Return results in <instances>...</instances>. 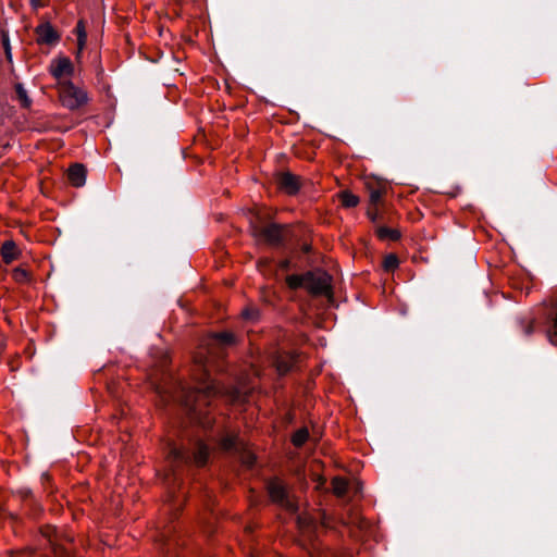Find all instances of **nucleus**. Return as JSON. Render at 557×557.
Listing matches in <instances>:
<instances>
[{
    "label": "nucleus",
    "mask_w": 557,
    "mask_h": 557,
    "mask_svg": "<svg viewBox=\"0 0 557 557\" xmlns=\"http://www.w3.org/2000/svg\"><path fill=\"white\" fill-rule=\"evenodd\" d=\"M2 151H3V149H0V158L3 156V154H2Z\"/></svg>",
    "instance_id": "nucleus-33"
},
{
    "label": "nucleus",
    "mask_w": 557,
    "mask_h": 557,
    "mask_svg": "<svg viewBox=\"0 0 557 557\" xmlns=\"http://www.w3.org/2000/svg\"><path fill=\"white\" fill-rule=\"evenodd\" d=\"M398 258L396 255H387L383 260V268L386 271H394L398 267Z\"/></svg>",
    "instance_id": "nucleus-26"
},
{
    "label": "nucleus",
    "mask_w": 557,
    "mask_h": 557,
    "mask_svg": "<svg viewBox=\"0 0 557 557\" xmlns=\"http://www.w3.org/2000/svg\"><path fill=\"white\" fill-rule=\"evenodd\" d=\"M332 277L324 271L307 272L306 289L313 296H332Z\"/></svg>",
    "instance_id": "nucleus-4"
},
{
    "label": "nucleus",
    "mask_w": 557,
    "mask_h": 557,
    "mask_svg": "<svg viewBox=\"0 0 557 557\" xmlns=\"http://www.w3.org/2000/svg\"><path fill=\"white\" fill-rule=\"evenodd\" d=\"M208 457H209L208 446L201 442L198 443L197 449L193 456L195 463L198 466H203L207 462Z\"/></svg>",
    "instance_id": "nucleus-19"
},
{
    "label": "nucleus",
    "mask_w": 557,
    "mask_h": 557,
    "mask_svg": "<svg viewBox=\"0 0 557 557\" xmlns=\"http://www.w3.org/2000/svg\"><path fill=\"white\" fill-rule=\"evenodd\" d=\"M376 235L381 240L397 242L400 238V232L398 230L386 226L377 227Z\"/></svg>",
    "instance_id": "nucleus-16"
},
{
    "label": "nucleus",
    "mask_w": 557,
    "mask_h": 557,
    "mask_svg": "<svg viewBox=\"0 0 557 557\" xmlns=\"http://www.w3.org/2000/svg\"><path fill=\"white\" fill-rule=\"evenodd\" d=\"M242 315L246 320L255 321L259 317V311L256 308H246L242 311Z\"/></svg>",
    "instance_id": "nucleus-28"
},
{
    "label": "nucleus",
    "mask_w": 557,
    "mask_h": 557,
    "mask_svg": "<svg viewBox=\"0 0 557 557\" xmlns=\"http://www.w3.org/2000/svg\"><path fill=\"white\" fill-rule=\"evenodd\" d=\"M86 175H87V170L81 163L73 164L72 166H70V169L67 171L69 182L74 187H82V186H84L85 183H86Z\"/></svg>",
    "instance_id": "nucleus-11"
},
{
    "label": "nucleus",
    "mask_w": 557,
    "mask_h": 557,
    "mask_svg": "<svg viewBox=\"0 0 557 557\" xmlns=\"http://www.w3.org/2000/svg\"><path fill=\"white\" fill-rule=\"evenodd\" d=\"M268 493L273 503L286 509L289 512H296L298 505L294 496H292L284 483L278 479H272L268 482Z\"/></svg>",
    "instance_id": "nucleus-3"
},
{
    "label": "nucleus",
    "mask_w": 557,
    "mask_h": 557,
    "mask_svg": "<svg viewBox=\"0 0 557 557\" xmlns=\"http://www.w3.org/2000/svg\"><path fill=\"white\" fill-rule=\"evenodd\" d=\"M275 182L277 187L288 195H296L301 187V177L289 171L277 173Z\"/></svg>",
    "instance_id": "nucleus-7"
},
{
    "label": "nucleus",
    "mask_w": 557,
    "mask_h": 557,
    "mask_svg": "<svg viewBox=\"0 0 557 557\" xmlns=\"http://www.w3.org/2000/svg\"><path fill=\"white\" fill-rule=\"evenodd\" d=\"M49 72L57 79L71 76L73 74L72 61L67 57H59L52 60Z\"/></svg>",
    "instance_id": "nucleus-10"
},
{
    "label": "nucleus",
    "mask_w": 557,
    "mask_h": 557,
    "mask_svg": "<svg viewBox=\"0 0 557 557\" xmlns=\"http://www.w3.org/2000/svg\"><path fill=\"white\" fill-rule=\"evenodd\" d=\"M533 321L532 320H529L527 321L524 327H523V332L525 335H531L533 333Z\"/></svg>",
    "instance_id": "nucleus-29"
},
{
    "label": "nucleus",
    "mask_w": 557,
    "mask_h": 557,
    "mask_svg": "<svg viewBox=\"0 0 557 557\" xmlns=\"http://www.w3.org/2000/svg\"><path fill=\"white\" fill-rule=\"evenodd\" d=\"M546 334L549 342L557 345V305L548 313Z\"/></svg>",
    "instance_id": "nucleus-13"
},
{
    "label": "nucleus",
    "mask_w": 557,
    "mask_h": 557,
    "mask_svg": "<svg viewBox=\"0 0 557 557\" xmlns=\"http://www.w3.org/2000/svg\"><path fill=\"white\" fill-rule=\"evenodd\" d=\"M299 355L294 351H277L274 357V366L280 375L289 372L298 362Z\"/></svg>",
    "instance_id": "nucleus-8"
},
{
    "label": "nucleus",
    "mask_w": 557,
    "mask_h": 557,
    "mask_svg": "<svg viewBox=\"0 0 557 557\" xmlns=\"http://www.w3.org/2000/svg\"><path fill=\"white\" fill-rule=\"evenodd\" d=\"M332 490L337 497H344L348 491L347 480L341 476H335L332 480Z\"/></svg>",
    "instance_id": "nucleus-18"
},
{
    "label": "nucleus",
    "mask_w": 557,
    "mask_h": 557,
    "mask_svg": "<svg viewBox=\"0 0 557 557\" xmlns=\"http://www.w3.org/2000/svg\"><path fill=\"white\" fill-rule=\"evenodd\" d=\"M243 442L236 434H226L220 442L222 450L237 453L243 448Z\"/></svg>",
    "instance_id": "nucleus-14"
},
{
    "label": "nucleus",
    "mask_w": 557,
    "mask_h": 557,
    "mask_svg": "<svg viewBox=\"0 0 557 557\" xmlns=\"http://www.w3.org/2000/svg\"><path fill=\"white\" fill-rule=\"evenodd\" d=\"M15 91H16L17 99L21 102V106L23 108L28 109L32 106V99L28 97L27 91L25 90L23 85L16 84Z\"/></svg>",
    "instance_id": "nucleus-23"
},
{
    "label": "nucleus",
    "mask_w": 557,
    "mask_h": 557,
    "mask_svg": "<svg viewBox=\"0 0 557 557\" xmlns=\"http://www.w3.org/2000/svg\"><path fill=\"white\" fill-rule=\"evenodd\" d=\"M190 461V456L188 451L185 449L178 448L175 445H171L168 454V462L171 466V473H166L165 481L166 484L170 485L174 482H176V467L183 463H187ZM170 493H173L172 490H170Z\"/></svg>",
    "instance_id": "nucleus-6"
},
{
    "label": "nucleus",
    "mask_w": 557,
    "mask_h": 557,
    "mask_svg": "<svg viewBox=\"0 0 557 557\" xmlns=\"http://www.w3.org/2000/svg\"><path fill=\"white\" fill-rule=\"evenodd\" d=\"M240 454V460L246 467H252L256 461V456L244 447L238 451Z\"/></svg>",
    "instance_id": "nucleus-25"
},
{
    "label": "nucleus",
    "mask_w": 557,
    "mask_h": 557,
    "mask_svg": "<svg viewBox=\"0 0 557 557\" xmlns=\"http://www.w3.org/2000/svg\"><path fill=\"white\" fill-rule=\"evenodd\" d=\"M74 32L77 36L78 53H81L84 50V48L86 46V41H87V33H86L85 22L83 20H79L77 22Z\"/></svg>",
    "instance_id": "nucleus-17"
},
{
    "label": "nucleus",
    "mask_w": 557,
    "mask_h": 557,
    "mask_svg": "<svg viewBox=\"0 0 557 557\" xmlns=\"http://www.w3.org/2000/svg\"><path fill=\"white\" fill-rule=\"evenodd\" d=\"M288 231L289 228L287 225L270 223L262 227H255L253 235L258 239L263 240L271 246L277 247L283 245L287 237Z\"/></svg>",
    "instance_id": "nucleus-5"
},
{
    "label": "nucleus",
    "mask_w": 557,
    "mask_h": 557,
    "mask_svg": "<svg viewBox=\"0 0 557 557\" xmlns=\"http://www.w3.org/2000/svg\"><path fill=\"white\" fill-rule=\"evenodd\" d=\"M297 524L302 534H310L317 528L315 520L309 513L299 515Z\"/></svg>",
    "instance_id": "nucleus-15"
},
{
    "label": "nucleus",
    "mask_w": 557,
    "mask_h": 557,
    "mask_svg": "<svg viewBox=\"0 0 557 557\" xmlns=\"http://www.w3.org/2000/svg\"><path fill=\"white\" fill-rule=\"evenodd\" d=\"M0 253L4 263L10 264L20 256V251L13 240H5L0 249Z\"/></svg>",
    "instance_id": "nucleus-12"
},
{
    "label": "nucleus",
    "mask_w": 557,
    "mask_h": 557,
    "mask_svg": "<svg viewBox=\"0 0 557 557\" xmlns=\"http://www.w3.org/2000/svg\"><path fill=\"white\" fill-rule=\"evenodd\" d=\"M54 530L52 528H47L46 531H44V535L47 536L49 539V542L52 543V539H51V533L53 532Z\"/></svg>",
    "instance_id": "nucleus-32"
},
{
    "label": "nucleus",
    "mask_w": 557,
    "mask_h": 557,
    "mask_svg": "<svg viewBox=\"0 0 557 557\" xmlns=\"http://www.w3.org/2000/svg\"><path fill=\"white\" fill-rule=\"evenodd\" d=\"M289 263L290 262L287 259L286 260H282V261H280L278 267L282 270H287L289 268Z\"/></svg>",
    "instance_id": "nucleus-31"
},
{
    "label": "nucleus",
    "mask_w": 557,
    "mask_h": 557,
    "mask_svg": "<svg viewBox=\"0 0 557 557\" xmlns=\"http://www.w3.org/2000/svg\"><path fill=\"white\" fill-rule=\"evenodd\" d=\"M35 33L37 36V42L40 45H54L60 40L59 33L49 22L39 24L35 28Z\"/></svg>",
    "instance_id": "nucleus-9"
},
{
    "label": "nucleus",
    "mask_w": 557,
    "mask_h": 557,
    "mask_svg": "<svg viewBox=\"0 0 557 557\" xmlns=\"http://www.w3.org/2000/svg\"><path fill=\"white\" fill-rule=\"evenodd\" d=\"M59 97L62 106L72 111L79 109L88 102L86 90L75 86L70 81L59 84Z\"/></svg>",
    "instance_id": "nucleus-2"
},
{
    "label": "nucleus",
    "mask_w": 557,
    "mask_h": 557,
    "mask_svg": "<svg viewBox=\"0 0 557 557\" xmlns=\"http://www.w3.org/2000/svg\"><path fill=\"white\" fill-rule=\"evenodd\" d=\"M384 189L381 187H374L370 189L369 199L371 207L377 206L383 197Z\"/></svg>",
    "instance_id": "nucleus-24"
},
{
    "label": "nucleus",
    "mask_w": 557,
    "mask_h": 557,
    "mask_svg": "<svg viewBox=\"0 0 557 557\" xmlns=\"http://www.w3.org/2000/svg\"><path fill=\"white\" fill-rule=\"evenodd\" d=\"M12 277L17 283H25L29 280V274L26 270H24L22 268H16L12 272Z\"/></svg>",
    "instance_id": "nucleus-27"
},
{
    "label": "nucleus",
    "mask_w": 557,
    "mask_h": 557,
    "mask_svg": "<svg viewBox=\"0 0 557 557\" xmlns=\"http://www.w3.org/2000/svg\"><path fill=\"white\" fill-rule=\"evenodd\" d=\"M234 342V334L231 332L212 334L202 339L195 352L194 362L199 371L196 374L199 385L186 392L183 400L195 419L200 420L202 407L209 406L211 400L222 393L219 385L208 381L209 372L214 367L215 361L223 356L224 348Z\"/></svg>",
    "instance_id": "nucleus-1"
},
{
    "label": "nucleus",
    "mask_w": 557,
    "mask_h": 557,
    "mask_svg": "<svg viewBox=\"0 0 557 557\" xmlns=\"http://www.w3.org/2000/svg\"><path fill=\"white\" fill-rule=\"evenodd\" d=\"M368 216L372 220V221H375L376 218H377V212L375 209H373L372 207L368 209Z\"/></svg>",
    "instance_id": "nucleus-30"
},
{
    "label": "nucleus",
    "mask_w": 557,
    "mask_h": 557,
    "mask_svg": "<svg viewBox=\"0 0 557 557\" xmlns=\"http://www.w3.org/2000/svg\"><path fill=\"white\" fill-rule=\"evenodd\" d=\"M309 437V431L307 428L298 429L292 436V443L296 447H301Z\"/></svg>",
    "instance_id": "nucleus-22"
},
{
    "label": "nucleus",
    "mask_w": 557,
    "mask_h": 557,
    "mask_svg": "<svg viewBox=\"0 0 557 557\" xmlns=\"http://www.w3.org/2000/svg\"><path fill=\"white\" fill-rule=\"evenodd\" d=\"M338 197L345 208H354L359 203V198L349 190L342 191Z\"/></svg>",
    "instance_id": "nucleus-21"
},
{
    "label": "nucleus",
    "mask_w": 557,
    "mask_h": 557,
    "mask_svg": "<svg viewBox=\"0 0 557 557\" xmlns=\"http://www.w3.org/2000/svg\"><path fill=\"white\" fill-rule=\"evenodd\" d=\"M306 280H307V273L305 274H293V275H288L286 277V284L288 285L289 288L292 289H297V288H300V287H306Z\"/></svg>",
    "instance_id": "nucleus-20"
}]
</instances>
